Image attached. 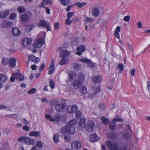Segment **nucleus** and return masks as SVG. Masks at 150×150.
Here are the masks:
<instances>
[{
	"label": "nucleus",
	"instance_id": "obj_11",
	"mask_svg": "<svg viewBox=\"0 0 150 150\" xmlns=\"http://www.w3.org/2000/svg\"><path fill=\"white\" fill-rule=\"evenodd\" d=\"M102 80V77L99 75L94 76L93 77V81L95 84L99 83Z\"/></svg>",
	"mask_w": 150,
	"mask_h": 150
},
{
	"label": "nucleus",
	"instance_id": "obj_39",
	"mask_svg": "<svg viewBox=\"0 0 150 150\" xmlns=\"http://www.w3.org/2000/svg\"><path fill=\"white\" fill-rule=\"evenodd\" d=\"M9 60L8 59L5 58H2V63L4 65H5L8 64Z\"/></svg>",
	"mask_w": 150,
	"mask_h": 150
},
{
	"label": "nucleus",
	"instance_id": "obj_40",
	"mask_svg": "<svg viewBox=\"0 0 150 150\" xmlns=\"http://www.w3.org/2000/svg\"><path fill=\"white\" fill-rule=\"evenodd\" d=\"M76 76L75 73L74 71H71L70 72L69 76L70 81H72L73 79V77Z\"/></svg>",
	"mask_w": 150,
	"mask_h": 150
},
{
	"label": "nucleus",
	"instance_id": "obj_36",
	"mask_svg": "<svg viewBox=\"0 0 150 150\" xmlns=\"http://www.w3.org/2000/svg\"><path fill=\"white\" fill-rule=\"evenodd\" d=\"M100 119L103 123L105 124H107L109 123V120L104 117H101Z\"/></svg>",
	"mask_w": 150,
	"mask_h": 150
},
{
	"label": "nucleus",
	"instance_id": "obj_53",
	"mask_svg": "<svg viewBox=\"0 0 150 150\" xmlns=\"http://www.w3.org/2000/svg\"><path fill=\"white\" fill-rule=\"evenodd\" d=\"M74 69L76 71H78L80 69V67L79 64H75L74 66Z\"/></svg>",
	"mask_w": 150,
	"mask_h": 150
},
{
	"label": "nucleus",
	"instance_id": "obj_56",
	"mask_svg": "<svg viewBox=\"0 0 150 150\" xmlns=\"http://www.w3.org/2000/svg\"><path fill=\"white\" fill-rule=\"evenodd\" d=\"M76 116L77 118H79L81 116V113L79 111H77L76 112Z\"/></svg>",
	"mask_w": 150,
	"mask_h": 150
},
{
	"label": "nucleus",
	"instance_id": "obj_14",
	"mask_svg": "<svg viewBox=\"0 0 150 150\" xmlns=\"http://www.w3.org/2000/svg\"><path fill=\"white\" fill-rule=\"evenodd\" d=\"M55 70L54 63L53 59H52V62L48 68V71L49 72L48 73L49 74L51 75L54 72Z\"/></svg>",
	"mask_w": 150,
	"mask_h": 150
},
{
	"label": "nucleus",
	"instance_id": "obj_19",
	"mask_svg": "<svg viewBox=\"0 0 150 150\" xmlns=\"http://www.w3.org/2000/svg\"><path fill=\"white\" fill-rule=\"evenodd\" d=\"M69 52L66 50H62L60 53V56L62 58L67 57L70 55Z\"/></svg>",
	"mask_w": 150,
	"mask_h": 150
},
{
	"label": "nucleus",
	"instance_id": "obj_62",
	"mask_svg": "<svg viewBox=\"0 0 150 150\" xmlns=\"http://www.w3.org/2000/svg\"><path fill=\"white\" fill-rule=\"evenodd\" d=\"M86 21L88 22H92L93 21L92 19L91 18L89 17H87L86 18Z\"/></svg>",
	"mask_w": 150,
	"mask_h": 150
},
{
	"label": "nucleus",
	"instance_id": "obj_32",
	"mask_svg": "<svg viewBox=\"0 0 150 150\" xmlns=\"http://www.w3.org/2000/svg\"><path fill=\"white\" fill-rule=\"evenodd\" d=\"M116 125L115 122H112L110 123L109 125V127L110 129L112 130H114L116 127Z\"/></svg>",
	"mask_w": 150,
	"mask_h": 150
},
{
	"label": "nucleus",
	"instance_id": "obj_43",
	"mask_svg": "<svg viewBox=\"0 0 150 150\" xmlns=\"http://www.w3.org/2000/svg\"><path fill=\"white\" fill-rule=\"evenodd\" d=\"M64 141L65 142H67L70 141L71 138L69 135H64Z\"/></svg>",
	"mask_w": 150,
	"mask_h": 150
},
{
	"label": "nucleus",
	"instance_id": "obj_12",
	"mask_svg": "<svg viewBox=\"0 0 150 150\" xmlns=\"http://www.w3.org/2000/svg\"><path fill=\"white\" fill-rule=\"evenodd\" d=\"M28 61L27 63L29 62V61H30L33 62L34 63L36 64L39 61V58L35 57L33 55H31L29 56L28 58Z\"/></svg>",
	"mask_w": 150,
	"mask_h": 150
},
{
	"label": "nucleus",
	"instance_id": "obj_17",
	"mask_svg": "<svg viewBox=\"0 0 150 150\" xmlns=\"http://www.w3.org/2000/svg\"><path fill=\"white\" fill-rule=\"evenodd\" d=\"M9 14V11L6 10L5 11H1L0 12V18L3 19L6 18Z\"/></svg>",
	"mask_w": 150,
	"mask_h": 150
},
{
	"label": "nucleus",
	"instance_id": "obj_52",
	"mask_svg": "<svg viewBox=\"0 0 150 150\" xmlns=\"http://www.w3.org/2000/svg\"><path fill=\"white\" fill-rule=\"evenodd\" d=\"M74 13L73 12H69L67 15V18L70 19L74 15Z\"/></svg>",
	"mask_w": 150,
	"mask_h": 150
},
{
	"label": "nucleus",
	"instance_id": "obj_2",
	"mask_svg": "<svg viewBox=\"0 0 150 150\" xmlns=\"http://www.w3.org/2000/svg\"><path fill=\"white\" fill-rule=\"evenodd\" d=\"M106 146L110 150H126L127 149L126 145H122L121 147L118 148L116 144H114L109 141H107L105 142Z\"/></svg>",
	"mask_w": 150,
	"mask_h": 150
},
{
	"label": "nucleus",
	"instance_id": "obj_25",
	"mask_svg": "<svg viewBox=\"0 0 150 150\" xmlns=\"http://www.w3.org/2000/svg\"><path fill=\"white\" fill-rule=\"evenodd\" d=\"M20 19L23 21L27 22L28 21L29 17L27 14L24 13L21 16Z\"/></svg>",
	"mask_w": 150,
	"mask_h": 150
},
{
	"label": "nucleus",
	"instance_id": "obj_35",
	"mask_svg": "<svg viewBox=\"0 0 150 150\" xmlns=\"http://www.w3.org/2000/svg\"><path fill=\"white\" fill-rule=\"evenodd\" d=\"M62 5L66 6L68 5L69 3V0H59Z\"/></svg>",
	"mask_w": 150,
	"mask_h": 150
},
{
	"label": "nucleus",
	"instance_id": "obj_61",
	"mask_svg": "<svg viewBox=\"0 0 150 150\" xmlns=\"http://www.w3.org/2000/svg\"><path fill=\"white\" fill-rule=\"evenodd\" d=\"M26 138H25L24 141V143L28 145V142H29V137H25Z\"/></svg>",
	"mask_w": 150,
	"mask_h": 150
},
{
	"label": "nucleus",
	"instance_id": "obj_22",
	"mask_svg": "<svg viewBox=\"0 0 150 150\" xmlns=\"http://www.w3.org/2000/svg\"><path fill=\"white\" fill-rule=\"evenodd\" d=\"M92 14L93 16L97 17L99 15V9L96 8H93L92 9Z\"/></svg>",
	"mask_w": 150,
	"mask_h": 150
},
{
	"label": "nucleus",
	"instance_id": "obj_64",
	"mask_svg": "<svg viewBox=\"0 0 150 150\" xmlns=\"http://www.w3.org/2000/svg\"><path fill=\"white\" fill-rule=\"evenodd\" d=\"M47 4V3L46 1V0H43L42 3L41 5H42V7H44V6L46 5Z\"/></svg>",
	"mask_w": 150,
	"mask_h": 150
},
{
	"label": "nucleus",
	"instance_id": "obj_5",
	"mask_svg": "<svg viewBox=\"0 0 150 150\" xmlns=\"http://www.w3.org/2000/svg\"><path fill=\"white\" fill-rule=\"evenodd\" d=\"M66 103L64 101H62L60 103L57 104L55 107L56 110L57 112L63 111L66 107Z\"/></svg>",
	"mask_w": 150,
	"mask_h": 150
},
{
	"label": "nucleus",
	"instance_id": "obj_49",
	"mask_svg": "<svg viewBox=\"0 0 150 150\" xmlns=\"http://www.w3.org/2000/svg\"><path fill=\"white\" fill-rule=\"evenodd\" d=\"M16 13H12L10 16V20L15 19L16 16Z\"/></svg>",
	"mask_w": 150,
	"mask_h": 150
},
{
	"label": "nucleus",
	"instance_id": "obj_57",
	"mask_svg": "<svg viewBox=\"0 0 150 150\" xmlns=\"http://www.w3.org/2000/svg\"><path fill=\"white\" fill-rule=\"evenodd\" d=\"M26 138L25 137L22 136L19 138L17 140L18 142H21L23 141H24L25 138Z\"/></svg>",
	"mask_w": 150,
	"mask_h": 150
},
{
	"label": "nucleus",
	"instance_id": "obj_42",
	"mask_svg": "<svg viewBox=\"0 0 150 150\" xmlns=\"http://www.w3.org/2000/svg\"><path fill=\"white\" fill-rule=\"evenodd\" d=\"M36 145L38 148H41L43 147V144L41 141H37L36 143Z\"/></svg>",
	"mask_w": 150,
	"mask_h": 150
},
{
	"label": "nucleus",
	"instance_id": "obj_44",
	"mask_svg": "<svg viewBox=\"0 0 150 150\" xmlns=\"http://www.w3.org/2000/svg\"><path fill=\"white\" fill-rule=\"evenodd\" d=\"M35 143V140L29 137L28 145H33Z\"/></svg>",
	"mask_w": 150,
	"mask_h": 150
},
{
	"label": "nucleus",
	"instance_id": "obj_50",
	"mask_svg": "<svg viewBox=\"0 0 150 150\" xmlns=\"http://www.w3.org/2000/svg\"><path fill=\"white\" fill-rule=\"evenodd\" d=\"M100 91V86L98 85V86L95 92L92 95H91L92 96H94L96 93L99 92Z\"/></svg>",
	"mask_w": 150,
	"mask_h": 150
},
{
	"label": "nucleus",
	"instance_id": "obj_37",
	"mask_svg": "<svg viewBox=\"0 0 150 150\" xmlns=\"http://www.w3.org/2000/svg\"><path fill=\"white\" fill-rule=\"evenodd\" d=\"M17 10L20 13H21L25 11V8L23 6H19L17 8Z\"/></svg>",
	"mask_w": 150,
	"mask_h": 150
},
{
	"label": "nucleus",
	"instance_id": "obj_60",
	"mask_svg": "<svg viewBox=\"0 0 150 150\" xmlns=\"http://www.w3.org/2000/svg\"><path fill=\"white\" fill-rule=\"evenodd\" d=\"M54 28L55 29L57 30L59 27V24L58 23H56L54 25Z\"/></svg>",
	"mask_w": 150,
	"mask_h": 150
},
{
	"label": "nucleus",
	"instance_id": "obj_58",
	"mask_svg": "<svg viewBox=\"0 0 150 150\" xmlns=\"http://www.w3.org/2000/svg\"><path fill=\"white\" fill-rule=\"evenodd\" d=\"M45 67V64L44 63H42L41 66L40 67L39 69V72H41L43 70Z\"/></svg>",
	"mask_w": 150,
	"mask_h": 150
},
{
	"label": "nucleus",
	"instance_id": "obj_18",
	"mask_svg": "<svg viewBox=\"0 0 150 150\" xmlns=\"http://www.w3.org/2000/svg\"><path fill=\"white\" fill-rule=\"evenodd\" d=\"M62 119V117L61 115L59 114H57L54 116L53 118H50V120L51 121H56L59 122L61 121Z\"/></svg>",
	"mask_w": 150,
	"mask_h": 150
},
{
	"label": "nucleus",
	"instance_id": "obj_15",
	"mask_svg": "<svg viewBox=\"0 0 150 150\" xmlns=\"http://www.w3.org/2000/svg\"><path fill=\"white\" fill-rule=\"evenodd\" d=\"M12 23L10 21L4 20L1 23V26L3 28L10 27L11 26Z\"/></svg>",
	"mask_w": 150,
	"mask_h": 150
},
{
	"label": "nucleus",
	"instance_id": "obj_28",
	"mask_svg": "<svg viewBox=\"0 0 150 150\" xmlns=\"http://www.w3.org/2000/svg\"><path fill=\"white\" fill-rule=\"evenodd\" d=\"M40 135V132L38 131H33L29 133V135L31 137H36L39 136Z\"/></svg>",
	"mask_w": 150,
	"mask_h": 150
},
{
	"label": "nucleus",
	"instance_id": "obj_59",
	"mask_svg": "<svg viewBox=\"0 0 150 150\" xmlns=\"http://www.w3.org/2000/svg\"><path fill=\"white\" fill-rule=\"evenodd\" d=\"M130 17L129 16H127L124 17L123 20L125 21L128 22L129 21Z\"/></svg>",
	"mask_w": 150,
	"mask_h": 150
},
{
	"label": "nucleus",
	"instance_id": "obj_30",
	"mask_svg": "<svg viewBox=\"0 0 150 150\" xmlns=\"http://www.w3.org/2000/svg\"><path fill=\"white\" fill-rule=\"evenodd\" d=\"M6 79L7 77L5 75L0 74V82L3 83Z\"/></svg>",
	"mask_w": 150,
	"mask_h": 150
},
{
	"label": "nucleus",
	"instance_id": "obj_10",
	"mask_svg": "<svg viewBox=\"0 0 150 150\" xmlns=\"http://www.w3.org/2000/svg\"><path fill=\"white\" fill-rule=\"evenodd\" d=\"M44 42L45 40L43 39L42 38L38 39L35 42L34 46L35 47H40L43 45Z\"/></svg>",
	"mask_w": 150,
	"mask_h": 150
},
{
	"label": "nucleus",
	"instance_id": "obj_6",
	"mask_svg": "<svg viewBox=\"0 0 150 150\" xmlns=\"http://www.w3.org/2000/svg\"><path fill=\"white\" fill-rule=\"evenodd\" d=\"M72 148L74 150H77L81 148V145L80 142L79 141H75L72 142L71 144Z\"/></svg>",
	"mask_w": 150,
	"mask_h": 150
},
{
	"label": "nucleus",
	"instance_id": "obj_4",
	"mask_svg": "<svg viewBox=\"0 0 150 150\" xmlns=\"http://www.w3.org/2000/svg\"><path fill=\"white\" fill-rule=\"evenodd\" d=\"M94 122L92 120H89L86 126V130L89 132H91L93 131V128L95 127Z\"/></svg>",
	"mask_w": 150,
	"mask_h": 150
},
{
	"label": "nucleus",
	"instance_id": "obj_13",
	"mask_svg": "<svg viewBox=\"0 0 150 150\" xmlns=\"http://www.w3.org/2000/svg\"><path fill=\"white\" fill-rule=\"evenodd\" d=\"M77 52L75 53L76 54L80 55L82 52H84L85 50V47L84 45H82L79 47H78L76 49Z\"/></svg>",
	"mask_w": 150,
	"mask_h": 150
},
{
	"label": "nucleus",
	"instance_id": "obj_21",
	"mask_svg": "<svg viewBox=\"0 0 150 150\" xmlns=\"http://www.w3.org/2000/svg\"><path fill=\"white\" fill-rule=\"evenodd\" d=\"M13 76L16 79H19L20 81H22L24 80V76L21 74L20 73H15L13 74Z\"/></svg>",
	"mask_w": 150,
	"mask_h": 150
},
{
	"label": "nucleus",
	"instance_id": "obj_26",
	"mask_svg": "<svg viewBox=\"0 0 150 150\" xmlns=\"http://www.w3.org/2000/svg\"><path fill=\"white\" fill-rule=\"evenodd\" d=\"M16 62V59L13 58H11L9 60V65L12 67H15Z\"/></svg>",
	"mask_w": 150,
	"mask_h": 150
},
{
	"label": "nucleus",
	"instance_id": "obj_3",
	"mask_svg": "<svg viewBox=\"0 0 150 150\" xmlns=\"http://www.w3.org/2000/svg\"><path fill=\"white\" fill-rule=\"evenodd\" d=\"M38 25L39 27H41L42 28H46L47 31L51 30L49 23L46 22L44 20H40L38 24Z\"/></svg>",
	"mask_w": 150,
	"mask_h": 150
},
{
	"label": "nucleus",
	"instance_id": "obj_7",
	"mask_svg": "<svg viewBox=\"0 0 150 150\" xmlns=\"http://www.w3.org/2000/svg\"><path fill=\"white\" fill-rule=\"evenodd\" d=\"M83 83L79 80H76L72 83V85L74 89H77L80 88L82 86Z\"/></svg>",
	"mask_w": 150,
	"mask_h": 150
},
{
	"label": "nucleus",
	"instance_id": "obj_38",
	"mask_svg": "<svg viewBox=\"0 0 150 150\" xmlns=\"http://www.w3.org/2000/svg\"><path fill=\"white\" fill-rule=\"evenodd\" d=\"M34 26V25H28L26 29V31L27 32H30L33 30Z\"/></svg>",
	"mask_w": 150,
	"mask_h": 150
},
{
	"label": "nucleus",
	"instance_id": "obj_33",
	"mask_svg": "<svg viewBox=\"0 0 150 150\" xmlns=\"http://www.w3.org/2000/svg\"><path fill=\"white\" fill-rule=\"evenodd\" d=\"M99 108L101 111H104L105 109V104L104 103H100L99 104Z\"/></svg>",
	"mask_w": 150,
	"mask_h": 150
},
{
	"label": "nucleus",
	"instance_id": "obj_51",
	"mask_svg": "<svg viewBox=\"0 0 150 150\" xmlns=\"http://www.w3.org/2000/svg\"><path fill=\"white\" fill-rule=\"evenodd\" d=\"M50 87L52 88H53L54 87V81L50 79Z\"/></svg>",
	"mask_w": 150,
	"mask_h": 150
},
{
	"label": "nucleus",
	"instance_id": "obj_20",
	"mask_svg": "<svg viewBox=\"0 0 150 150\" xmlns=\"http://www.w3.org/2000/svg\"><path fill=\"white\" fill-rule=\"evenodd\" d=\"M12 32L13 35L16 36H18L21 33L20 30L17 27L13 28L12 30Z\"/></svg>",
	"mask_w": 150,
	"mask_h": 150
},
{
	"label": "nucleus",
	"instance_id": "obj_1",
	"mask_svg": "<svg viewBox=\"0 0 150 150\" xmlns=\"http://www.w3.org/2000/svg\"><path fill=\"white\" fill-rule=\"evenodd\" d=\"M77 120L75 119L68 122L66 127L62 128L61 132L63 134L67 133L70 135L74 134L75 133V127L74 126L77 124Z\"/></svg>",
	"mask_w": 150,
	"mask_h": 150
},
{
	"label": "nucleus",
	"instance_id": "obj_31",
	"mask_svg": "<svg viewBox=\"0 0 150 150\" xmlns=\"http://www.w3.org/2000/svg\"><path fill=\"white\" fill-rule=\"evenodd\" d=\"M86 2H83L82 3L78 2L75 4V5L78 6L79 8H81L83 6L86 5Z\"/></svg>",
	"mask_w": 150,
	"mask_h": 150
},
{
	"label": "nucleus",
	"instance_id": "obj_23",
	"mask_svg": "<svg viewBox=\"0 0 150 150\" xmlns=\"http://www.w3.org/2000/svg\"><path fill=\"white\" fill-rule=\"evenodd\" d=\"M31 39L28 38H25L23 41L22 45L24 46H27L31 44Z\"/></svg>",
	"mask_w": 150,
	"mask_h": 150
},
{
	"label": "nucleus",
	"instance_id": "obj_16",
	"mask_svg": "<svg viewBox=\"0 0 150 150\" xmlns=\"http://www.w3.org/2000/svg\"><path fill=\"white\" fill-rule=\"evenodd\" d=\"M77 110V106L75 105L73 106H68L67 108V112L69 113H70L72 112H75Z\"/></svg>",
	"mask_w": 150,
	"mask_h": 150
},
{
	"label": "nucleus",
	"instance_id": "obj_34",
	"mask_svg": "<svg viewBox=\"0 0 150 150\" xmlns=\"http://www.w3.org/2000/svg\"><path fill=\"white\" fill-rule=\"evenodd\" d=\"M59 135L58 134H55L53 136V139L55 143H57L59 141Z\"/></svg>",
	"mask_w": 150,
	"mask_h": 150
},
{
	"label": "nucleus",
	"instance_id": "obj_27",
	"mask_svg": "<svg viewBox=\"0 0 150 150\" xmlns=\"http://www.w3.org/2000/svg\"><path fill=\"white\" fill-rule=\"evenodd\" d=\"M78 79L77 80L81 81L83 83V82L85 80V76L82 73H79L77 76Z\"/></svg>",
	"mask_w": 150,
	"mask_h": 150
},
{
	"label": "nucleus",
	"instance_id": "obj_47",
	"mask_svg": "<svg viewBox=\"0 0 150 150\" xmlns=\"http://www.w3.org/2000/svg\"><path fill=\"white\" fill-rule=\"evenodd\" d=\"M57 101L55 99L51 100L49 103L50 105L52 107L54 106L56 104Z\"/></svg>",
	"mask_w": 150,
	"mask_h": 150
},
{
	"label": "nucleus",
	"instance_id": "obj_24",
	"mask_svg": "<svg viewBox=\"0 0 150 150\" xmlns=\"http://www.w3.org/2000/svg\"><path fill=\"white\" fill-rule=\"evenodd\" d=\"M90 139L91 142H94L98 139V137L96 134H92L90 136Z\"/></svg>",
	"mask_w": 150,
	"mask_h": 150
},
{
	"label": "nucleus",
	"instance_id": "obj_9",
	"mask_svg": "<svg viewBox=\"0 0 150 150\" xmlns=\"http://www.w3.org/2000/svg\"><path fill=\"white\" fill-rule=\"evenodd\" d=\"M79 61L80 62L87 64L90 67H94L95 66V63H92L91 61L89 59L83 58L79 59Z\"/></svg>",
	"mask_w": 150,
	"mask_h": 150
},
{
	"label": "nucleus",
	"instance_id": "obj_41",
	"mask_svg": "<svg viewBox=\"0 0 150 150\" xmlns=\"http://www.w3.org/2000/svg\"><path fill=\"white\" fill-rule=\"evenodd\" d=\"M80 92L82 94H86L87 93V90L86 87L84 86H83Z\"/></svg>",
	"mask_w": 150,
	"mask_h": 150
},
{
	"label": "nucleus",
	"instance_id": "obj_8",
	"mask_svg": "<svg viewBox=\"0 0 150 150\" xmlns=\"http://www.w3.org/2000/svg\"><path fill=\"white\" fill-rule=\"evenodd\" d=\"M86 119L85 118H81L78 123L79 128L80 129H82L86 127Z\"/></svg>",
	"mask_w": 150,
	"mask_h": 150
},
{
	"label": "nucleus",
	"instance_id": "obj_45",
	"mask_svg": "<svg viewBox=\"0 0 150 150\" xmlns=\"http://www.w3.org/2000/svg\"><path fill=\"white\" fill-rule=\"evenodd\" d=\"M2 131L4 134H8L11 133L10 130L7 128H5L2 129Z\"/></svg>",
	"mask_w": 150,
	"mask_h": 150
},
{
	"label": "nucleus",
	"instance_id": "obj_46",
	"mask_svg": "<svg viewBox=\"0 0 150 150\" xmlns=\"http://www.w3.org/2000/svg\"><path fill=\"white\" fill-rule=\"evenodd\" d=\"M118 69L119 70V71L122 72L124 69V66L122 64H119L118 65Z\"/></svg>",
	"mask_w": 150,
	"mask_h": 150
},
{
	"label": "nucleus",
	"instance_id": "obj_54",
	"mask_svg": "<svg viewBox=\"0 0 150 150\" xmlns=\"http://www.w3.org/2000/svg\"><path fill=\"white\" fill-rule=\"evenodd\" d=\"M72 22V21L70 20L69 18H67L65 20V23L66 25H70Z\"/></svg>",
	"mask_w": 150,
	"mask_h": 150
},
{
	"label": "nucleus",
	"instance_id": "obj_63",
	"mask_svg": "<svg viewBox=\"0 0 150 150\" xmlns=\"http://www.w3.org/2000/svg\"><path fill=\"white\" fill-rule=\"evenodd\" d=\"M123 138L126 139H128V134L127 133H125L123 135Z\"/></svg>",
	"mask_w": 150,
	"mask_h": 150
},
{
	"label": "nucleus",
	"instance_id": "obj_29",
	"mask_svg": "<svg viewBox=\"0 0 150 150\" xmlns=\"http://www.w3.org/2000/svg\"><path fill=\"white\" fill-rule=\"evenodd\" d=\"M69 59L67 58H63L61 59L59 62V64L61 65H63L67 64Z\"/></svg>",
	"mask_w": 150,
	"mask_h": 150
},
{
	"label": "nucleus",
	"instance_id": "obj_55",
	"mask_svg": "<svg viewBox=\"0 0 150 150\" xmlns=\"http://www.w3.org/2000/svg\"><path fill=\"white\" fill-rule=\"evenodd\" d=\"M113 121H117L120 122H122L123 120L120 118H114L112 120Z\"/></svg>",
	"mask_w": 150,
	"mask_h": 150
},
{
	"label": "nucleus",
	"instance_id": "obj_48",
	"mask_svg": "<svg viewBox=\"0 0 150 150\" xmlns=\"http://www.w3.org/2000/svg\"><path fill=\"white\" fill-rule=\"evenodd\" d=\"M36 91V89L35 88H33L28 91V93L30 94H34Z\"/></svg>",
	"mask_w": 150,
	"mask_h": 150
}]
</instances>
